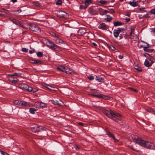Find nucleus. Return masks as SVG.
<instances>
[{"label": "nucleus", "instance_id": "nucleus-59", "mask_svg": "<svg viewBox=\"0 0 155 155\" xmlns=\"http://www.w3.org/2000/svg\"><path fill=\"white\" fill-rule=\"evenodd\" d=\"M109 12V13H110L111 14H112L113 13H114L115 12L114 11L113 9H112V10H111V11L110 12Z\"/></svg>", "mask_w": 155, "mask_h": 155}, {"label": "nucleus", "instance_id": "nucleus-20", "mask_svg": "<svg viewBox=\"0 0 155 155\" xmlns=\"http://www.w3.org/2000/svg\"><path fill=\"white\" fill-rule=\"evenodd\" d=\"M92 2V0H85L84 4L86 7H87L90 4H91Z\"/></svg>", "mask_w": 155, "mask_h": 155}, {"label": "nucleus", "instance_id": "nucleus-35", "mask_svg": "<svg viewBox=\"0 0 155 155\" xmlns=\"http://www.w3.org/2000/svg\"><path fill=\"white\" fill-rule=\"evenodd\" d=\"M42 63V62L40 61L35 60V64H41Z\"/></svg>", "mask_w": 155, "mask_h": 155}, {"label": "nucleus", "instance_id": "nucleus-57", "mask_svg": "<svg viewBox=\"0 0 155 155\" xmlns=\"http://www.w3.org/2000/svg\"><path fill=\"white\" fill-rule=\"evenodd\" d=\"M149 59V60H150V61L151 60H152L153 58H152V56H150V57H148V58H147Z\"/></svg>", "mask_w": 155, "mask_h": 155}, {"label": "nucleus", "instance_id": "nucleus-37", "mask_svg": "<svg viewBox=\"0 0 155 155\" xmlns=\"http://www.w3.org/2000/svg\"><path fill=\"white\" fill-rule=\"evenodd\" d=\"M90 91L91 92L94 93V92H98V91L96 90L95 89H90Z\"/></svg>", "mask_w": 155, "mask_h": 155}, {"label": "nucleus", "instance_id": "nucleus-60", "mask_svg": "<svg viewBox=\"0 0 155 155\" xmlns=\"http://www.w3.org/2000/svg\"><path fill=\"white\" fill-rule=\"evenodd\" d=\"M4 15V14H3L2 13V12L0 11V16H3Z\"/></svg>", "mask_w": 155, "mask_h": 155}, {"label": "nucleus", "instance_id": "nucleus-26", "mask_svg": "<svg viewBox=\"0 0 155 155\" xmlns=\"http://www.w3.org/2000/svg\"><path fill=\"white\" fill-rule=\"evenodd\" d=\"M121 116H121L119 117H117L116 116V117L115 118V119H116V120L115 121L117 122L118 123L120 124L121 123V120L120 119V117Z\"/></svg>", "mask_w": 155, "mask_h": 155}, {"label": "nucleus", "instance_id": "nucleus-15", "mask_svg": "<svg viewBox=\"0 0 155 155\" xmlns=\"http://www.w3.org/2000/svg\"><path fill=\"white\" fill-rule=\"evenodd\" d=\"M98 28L103 30H106L107 29V27L104 23H102L100 25Z\"/></svg>", "mask_w": 155, "mask_h": 155}, {"label": "nucleus", "instance_id": "nucleus-8", "mask_svg": "<svg viewBox=\"0 0 155 155\" xmlns=\"http://www.w3.org/2000/svg\"><path fill=\"white\" fill-rule=\"evenodd\" d=\"M14 103L15 104L24 106H27L30 105L29 103L24 101H19L18 100L14 101Z\"/></svg>", "mask_w": 155, "mask_h": 155}, {"label": "nucleus", "instance_id": "nucleus-39", "mask_svg": "<svg viewBox=\"0 0 155 155\" xmlns=\"http://www.w3.org/2000/svg\"><path fill=\"white\" fill-rule=\"evenodd\" d=\"M101 94H100L98 95H96L94 94H92V95L93 96L97 97L98 98H101Z\"/></svg>", "mask_w": 155, "mask_h": 155}, {"label": "nucleus", "instance_id": "nucleus-9", "mask_svg": "<svg viewBox=\"0 0 155 155\" xmlns=\"http://www.w3.org/2000/svg\"><path fill=\"white\" fill-rule=\"evenodd\" d=\"M47 46L49 48L55 50L56 49L57 46L55 45L50 41H48L46 42Z\"/></svg>", "mask_w": 155, "mask_h": 155}, {"label": "nucleus", "instance_id": "nucleus-64", "mask_svg": "<svg viewBox=\"0 0 155 155\" xmlns=\"http://www.w3.org/2000/svg\"><path fill=\"white\" fill-rule=\"evenodd\" d=\"M118 57L120 59H122L123 58V56L120 55H119Z\"/></svg>", "mask_w": 155, "mask_h": 155}, {"label": "nucleus", "instance_id": "nucleus-54", "mask_svg": "<svg viewBox=\"0 0 155 155\" xmlns=\"http://www.w3.org/2000/svg\"><path fill=\"white\" fill-rule=\"evenodd\" d=\"M55 41L58 44L60 43V40L57 39Z\"/></svg>", "mask_w": 155, "mask_h": 155}, {"label": "nucleus", "instance_id": "nucleus-42", "mask_svg": "<svg viewBox=\"0 0 155 155\" xmlns=\"http://www.w3.org/2000/svg\"><path fill=\"white\" fill-rule=\"evenodd\" d=\"M12 76H20V74L19 73H15L11 75Z\"/></svg>", "mask_w": 155, "mask_h": 155}, {"label": "nucleus", "instance_id": "nucleus-44", "mask_svg": "<svg viewBox=\"0 0 155 155\" xmlns=\"http://www.w3.org/2000/svg\"><path fill=\"white\" fill-rule=\"evenodd\" d=\"M150 12L152 14L155 15V8L152 9L150 11Z\"/></svg>", "mask_w": 155, "mask_h": 155}, {"label": "nucleus", "instance_id": "nucleus-38", "mask_svg": "<svg viewBox=\"0 0 155 155\" xmlns=\"http://www.w3.org/2000/svg\"><path fill=\"white\" fill-rule=\"evenodd\" d=\"M107 2V1H100L99 2V3H100L102 4H104L106 3Z\"/></svg>", "mask_w": 155, "mask_h": 155}, {"label": "nucleus", "instance_id": "nucleus-30", "mask_svg": "<svg viewBox=\"0 0 155 155\" xmlns=\"http://www.w3.org/2000/svg\"><path fill=\"white\" fill-rule=\"evenodd\" d=\"M78 34L82 35L85 34V32L83 31V30L80 29L78 31Z\"/></svg>", "mask_w": 155, "mask_h": 155}, {"label": "nucleus", "instance_id": "nucleus-10", "mask_svg": "<svg viewBox=\"0 0 155 155\" xmlns=\"http://www.w3.org/2000/svg\"><path fill=\"white\" fill-rule=\"evenodd\" d=\"M89 13L91 15H96L98 14L97 11L95 8L94 7H90L88 9Z\"/></svg>", "mask_w": 155, "mask_h": 155}, {"label": "nucleus", "instance_id": "nucleus-40", "mask_svg": "<svg viewBox=\"0 0 155 155\" xmlns=\"http://www.w3.org/2000/svg\"><path fill=\"white\" fill-rule=\"evenodd\" d=\"M22 51L25 52H27L28 51V49L25 48H23L21 49Z\"/></svg>", "mask_w": 155, "mask_h": 155}, {"label": "nucleus", "instance_id": "nucleus-53", "mask_svg": "<svg viewBox=\"0 0 155 155\" xmlns=\"http://www.w3.org/2000/svg\"><path fill=\"white\" fill-rule=\"evenodd\" d=\"M1 155H9L6 152H2Z\"/></svg>", "mask_w": 155, "mask_h": 155}, {"label": "nucleus", "instance_id": "nucleus-16", "mask_svg": "<svg viewBox=\"0 0 155 155\" xmlns=\"http://www.w3.org/2000/svg\"><path fill=\"white\" fill-rule=\"evenodd\" d=\"M107 134L109 137H112L115 142H117L118 141V140L115 138L114 136L112 134L109 132H107Z\"/></svg>", "mask_w": 155, "mask_h": 155}, {"label": "nucleus", "instance_id": "nucleus-36", "mask_svg": "<svg viewBox=\"0 0 155 155\" xmlns=\"http://www.w3.org/2000/svg\"><path fill=\"white\" fill-rule=\"evenodd\" d=\"M149 47V46L147 47H143V50L144 51L149 52V49H147V48Z\"/></svg>", "mask_w": 155, "mask_h": 155}, {"label": "nucleus", "instance_id": "nucleus-21", "mask_svg": "<svg viewBox=\"0 0 155 155\" xmlns=\"http://www.w3.org/2000/svg\"><path fill=\"white\" fill-rule=\"evenodd\" d=\"M11 20L16 25H20L19 21L14 19H11Z\"/></svg>", "mask_w": 155, "mask_h": 155}, {"label": "nucleus", "instance_id": "nucleus-3", "mask_svg": "<svg viewBox=\"0 0 155 155\" xmlns=\"http://www.w3.org/2000/svg\"><path fill=\"white\" fill-rule=\"evenodd\" d=\"M139 13L140 14L139 15L140 19L147 18L149 17L147 11L144 10L143 8H140L138 9Z\"/></svg>", "mask_w": 155, "mask_h": 155}, {"label": "nucleus", "instance_id": "nucleus-56", "mask_svg": "<svg viewBox=\"0 0 155 155\" xmlns=\"http://www.w3.org/2000/svg\"><path fill=\"white\" fill-rule=\"evenodd\" d=\"M125 20L127 22L129 21L130 20V19L126 17L125 18Z\"/></svg>", "mask_w": 155, "mask_h": 155}, {"label": "nucleus", "instance_id": "nucleus-45", "mask_svg": "<svg viewBox=\"0 0 155 155\" xmlns=\"http://www.w3.org/2000/svg\"><path fill=\"white\" fill-rule=\"evenodd\" d=\"M144 55L147 58H148V57H150V55L146 53H145L144 54Z\"/></svg>", "mask_w": 155, "mask_h": 155}, {"label": "nucleus", "instance_id": "nucleus-22", "mask_svg": "<svg viewBox=\"0 0 155 155\" xmlns=\"http://www.w3.org/2000/svg\"><path fill=\"white\" fill-rule=\"evenodd\" d=\"M107 17L105 18V20L107 21H110L112 19V17L110 16V15H107Z\"/></svg>", "mask_w": 155, "mask_h": 155}, {"label": "nucleus", "instance_id": "nucleus-1", "mask_svg": "<svg viewBox=\"0 0 155 155\" xmlns=\"http://www.w3.org/2000/svg\"><path fill=\"white\" fill-rule=\"evenodd\" d=\"M133 139L135 143L142 147L150 149H154L155 148L154 144L151 142L145 141L137 137L133 138Z\"/></svg>", "mask_w": 155, "mask_h": 155}, {"label": "nucleus", "instance_id": "nucleus-43", "mask_svg": "<svg viewBox=\"0 0 155 155\" xmlns=\"http://www.w3.org/2000/svg\"><path fill=\"white\" fill-rule=\"evenodd\" d=\"M88 79L90 80H92L94 79V78L93 76H89L88 77Z\"/></svg>", "mask_w": 155, "mask_h": 155}, {"label": "nucleus", "instance_id": "nucleus-7", "mask_svg": "<svg viewBox=\"0 0 155 155\" xmlns=\"http://www.w3.org/2000/svg\"><path fill=\"white\" fill-rule=\"evenodd\" d=\"M45 128L41 126H35L33 127H31L30 130L34 132H38L40 131V130H44Z\"/></svg>", "mask_w": 155, "mask_h": 155}, {"label": "nucleus", "instance_id": "nucleus-14", "mask_svg": "<svg viewBox=\"0 0 155 155\" xmlns=\"http://www.w3.org/2000/svg\"><path fill=\"white\" fill-rule=\"evenodd\" d=\"M99 12L101 15H103L109 12L106 10H104L102 8H99Z\"/></svg>", "mask_w": 155, "mask_h": 155}, {"label": "nucleus", "instance_id": "nucleus-61", "mask_svg": "<svg viewBox=\"0 0 155 155\" xmlns=\"http://www.w3.org/2000/svg\"><path fill=\"white\" fill-rule=\"evenodd\" d=\"M21 9H19L18 10H17L16 11L18 13H20L21 12Z\"/></svg>", "mask_w": 155, "mask_h": 155}, {"label": "nucleus", "instance_id": "nucleus-50", "mask_svg": "<svg viewBox=\"0 0 155 155\" xmlns=\"http://www.w3.org/2000/svg\"><path fill=\"white\" fill-rule=\"evenodd\" d=\"M35 60L34 59H31L30 60V62L32 64H35Z\"/></svg>", "mask_w": 155, "mask_h": 155}, {"label": "nucleus", "instance_id": "nucleus-55", "mask_svg": "<svg viewBox=\"0 0 155 155\" xmlns=\"http://www.w3.org/2000/svg\"><path fill=\"white\" fill-rule=\"evenodd\" d=\"M123 34H120L119 36L120 39H122L123 38Z\"/></svg>", "mask_w": 155, "mask_h": 155}, {"label": "nucleus", "instance_id": "nucleus-24", "mask_svg": "<svg viewBox=\"0 0 155 155\" xmlns=\"http://www.w3.org/2000/svg\"><path fill=\"white\" fill-rule=\"evenodd\" d=\"M96 80L99 82H103L104 81V79L102 78H98L97 76H96Z\"/></svg>", "mask_w": 155, "mask_h": 155}, {"label": "nucleus", "instance_id": "nucleus-47", "mask_svg": "<svg viewBox=\"0 0 155 155\" xmlns=\"http://www.w3.org/2000/svg\"><path fill=\"white\" fill-rule=\"evenodd\" d=\"M34 4L35 6H40V4L37 2H35L34 3Z\"/></svg>", "mask_w": 155, "mask_h": 155}, {"label": "nucleus", "instance_id": "nucleus-46", "mask_svg": "<svg viewBox=\"0 0 155 155\" xmlns=\"http://www.w3.org/2000/svg\"><path fill=\"white\" fill-rule=\"evenodd\" d=\"M19 23H20V25H20L21 27L25 28V26L24 25V24L20 21H19Z\"/></svg>", "mask_w": 155, "mask_h": 155}, {"label": "nucleus", "instance_id": "nucleus-23", "mask_svg": "<svg viewBox=\"0 0 155 155\" xmlns=\"http://www.w3.org/2000/svg\"><path fill=\"white\" fill-rule=\"evenodd\" d=\"M122 23L119 21H116L114 22V26H120L122 25Z\"/></svg>", "mask_w": 155, "mask_h": 155}, {"label": "nucleus", "instance_id": "nucleus-18", "mask_svg": "<svg viewBox=\"0 0 155 155\" xmlns=\"http://www.w3.org/2000/svg\"><path fill=\"white\" fill-rule=\"evenodd\" d=\"M42 85L44 87H46L48 89L51 90H54L53 89H51V88H53V87H52L51 85L49 84H46L45 83H44Z\"/></svg>", "mask_w": 155, "mask_h": 155}, {"label": "nucleus", "instance_id": "nucleus-31", "mask_svg": "<svg viewBox=\"0 0 155 155\" xmlns=\"http://www.w3.org/2000/svg\"><path fill=\"white\" fill-rule=\"evenodd\" d=\"M37 55L38 57L41 58L43 54L41 52H38L37 53Z\"/></svg>", "mask_w": 155, "mask_h": 155}, {"label": "nucleus", "instance_id": "nucleus-33", "mask_svg": "<svg viewBox=\"0 0 155 155\" xmlns=\"http://www.w3.org/2000/svg\"><path fill=\"white\" fill-rule=\"evenodd\" d=\"M62 3V0H58L57 2H56V5H60Z\"/></svg>", "mask_w": 155, "mask_h": 155}, {"label": "nucleus", "instance_id": "nucleus-13", "mask_svg": "<svg viewBox=\"0 0 155 155\" xmlns=\"http://www.w3.org/2000/svg\"><path fill=\"white\" fill-rule=\"evenodd\" d=\"M65 70L64 72L67 74H74L75 73V74H76V73H75L73 70L66 67H65Z\"/></svg>", "mask_w": 155, "mask_h": 155}, {"label": "nucleus", "instance_id": "nucleus-28", "mask_svg": "<svg viewBox=\"0 0 155 155\" xmlns=\"http://www.w3.org/2000/svg\"><path fill=\"white\" fill-rule=\"evenodd\" d=\"M134 68L135 69L137 70L138 71H140L142 70L137 65H135L134 66Z\"/></svg>", "mask_w": 155, "mask_h": 155}, {"label": "nucleus", "instance_id": "nucleus-17", "mask_svg": "<svg viewBox=\"0 0 155 155\" xmlns=\"http://www.w3.org/2000/svg\"><path fill=\"white\" fill-rule=\"evenodd\" d=\"M138 1L135 2L133 1L132 2H129V4L131 6L135 7L137 6Z\"/></svg>", "mask_w": 155, "mask_h": 155}, {"label": "nucleus", "instance_id": "nucleus-29", "mask_svg": "<svg viewBox=\"0 0 155 155\" xmlns=\"http://www.w3.org/2000/svg\"><path fill=\"white\" fill-rule=\"evenodd\" d=\"M46 104L42 102L40 103L39 104L40 107L42 108L45 107L46 106Z\"/></svg>", "mask_w": 155, "mask_h": 155}, {"label": "nucleus", "instance_id": "nucleus-34", "mask_svg": "<svg viewBox=\"0 0 155 155\" xmlns=\"http://www.w3.org/2000/svg\"><path fill=\"white\" fill-rule=\"evenodd\" d=\"M101 98H102L104 99H108L109 98L107 96H106L104 95H103L102 94H101Z\"/></svg>", "mask_w": 155, "mask_h": 155}, {"label": "nucleus", "instance_id": "nucleus-41", "mask_svg": "<svg viewBox=\"0 0 155 155\" xmlns=\"http://www.w3.org/2000/svg\"><path fill=\"white\" fill-rule=\"evenodd\" d=\"M109 48L113 51H115L116 49L112 45L110 46L109 47Z\"/></svg>", "mask_w": 155, "mask_h": 155}, {"label": "nucleus", "instance_id": "nucleus-63", "mask_svg": "<svg viewBox=\"0 0 155 155\" xmlns=\"http://www.w3.org/2000/svg\"><path fill=\"white\" fill-rule=\"evenodd\" d=\"M79 125H80L81 126H84V124L83 123H81V122H79Z\"/></svg>", "mask_w": 155, "mask_h": 155}, {"label": "nucleus", "instance_id": "nucleus-19", "mask_svg": "<svg viewBox=\"0 0 155 155\" xmlns=\"http://www.w3.org/2000/svg\"><path fill=\"white\" fill-rule=\"evenodd\" d=\"M63 67V66H58L57 67V69L60 71L64 72L65 71V67Z\"/></svg>", "mask_w": 155, "mask_h": 155}, {"label": "nucleus", "instance_id": "nucleus-25", "mask_svg": "<svg viewBox=\"0 0 155 155\" xmlns=\"http://www.w3.org/2000/svg\"><path fill=\"white\" fill-rule=\"evenodd\" d=\"M144 65L147 67H149L151 66V64H150V63L147 60H146L144 63Z\"/></svg>", "mask_w": 155, "mask_h": 155}, {"label": "nucleus", "instance_id": "nucleus-51", "mask_svg": "<svg viewBox=\"0 0 155 155\" xmlns=\"http://www.w3.org/2000/svg\"><path fill=\"white\" fill-rule=\"evenodd\" d=\"M134 27L132 28H131L130 32L131 33H133L134 32Z\"/></svg>", "mask_w": 155, "mask_h": 155}, {"label": "nucleus", "instance_id": "nucleus-27", "mask_svg": "<svg viewBox=\"0 0 155 155\" xmlns=\"http://www.w3.org/2000/svg\"><path fill=\"white\" fill-rule=\"evenodd\" d=\"M37 110V109H35L34 108H30L29 109V112L31 114H34L35 113V111Z\"/></svg>", "mask_w": 155, "mask_h": 155}, {"label": "nucleus", "instance_id": "nucleus-6", "mask_svg": "<svg viewBox=\"0 0 155 155\" xmlns=\"http://www.w3.org/2000/svg\"><path fill=\"white\" fill-rule=\"evenodd\" d=\"M18 87L24 91H29L32 90V88L31 87H29L27 84L24 83L19 84Z\"/></svg>", "mask_w": 155, "mask_h": 155}, {"label": "nucleus", "instance_id": "nucleus-48", "mask_svg": "<svg viewBox=\"0 0 155 155\" xmlns=\"http://www.w3.org/2000/svg\"><path fill=\"white\" fill-rule=\"evenodd\" d=\"M37 91V90L36 89H33L32 88V90H31V91H29L31 92H34V93L35 92Z\"/></svg>", "mask_w": 155, "mask_h": 155}, {"label": "nucleus", "instance_id": "nucleus-52", "mask_svg": "<svg viewBox=\"0 0 155 155\" xmlns=\"http://www.w3.org/2000/svg\"><path fill=\"white\" fill-rule=\"evenodd\" d=\"M34 51H35V50H34L33 49H32L31 50H30L29 51V53L30 54H32V53H33L34 52Z\"/></svg>", "mask_w": 155, "mask_h": 155}, {"label": "nucleus", "instance_id": "nucleus-5", "mask_svg": "<svg viewBox=\"0 0 155 155\" xmlns=\"http://www.w3.org/2000/svg\"><path fill=\"white\" fill-rule=\"evenodd\" d=\"M29 28L33 31L37 32H39L41 31V29L37 25L33 23H31L29 25Z\"/></svg>", "mask_w": 155, "mask_h": 155}, {"label": "nucleus", "instance_id": "nucleus-49", "mask_svg": "<svg viewBox=\"0 0 155 155\" xmlns=\"http://www.w3.org/2000/svg\"><path fill=\"white\" fill-rule=\"evenodd\" d=\"M11 82L13 83H16L18 82V80H12Z\"/></svg>", "mask_w": 155, "mask_h": 155}, {"label": "nucleus", "instance_id": "nucleus-32", "mask_svg": "<svg viewBox=\"0 0 155 155\" xmlns=\"http://www.w3.org/2000/svg\"><path fill=\"white\" fill-rule=\"evenodd\" d=\"M147 110L149 112L153 113V114L155 115V111H154L153 109L149 108Z\"/></svg>", "mask_w": 155, "mask_h": 155}, {"label": "nucleus", "instance_id": "nucleus-2", "mask_svg": "<svg viewBox=\"0 0 155 155\" xmlns=\"http://www.w3.org/2000/svg\"><path fill=\"white\" fill-rule=\"evenodd\" d=\"M103 112L107 117L113 119L114 121L116 120L115 118L116 116L119 117L121 116V115L119 114L114 112L111 110H110V111H109L106 110H103Z\"/></svg>", "mask_w": 155, "mask_h": 155}, {"label": "nucleus", "instance_id": "nucleus-11", "mask_svg": "<svg viewBox=\"0 0 155 155\" xmlns=\"http://www.w3.org/2000/svg\"><path fill=\"white\" fill-rule=\"evenodd\" d=\"M122 30V29L120 28H118L117 29H114L113 32L114 35V37L117 38L118 37L120 32Z\"/></svg>", "mask_w": 155, "mask_h": 155}, {"label": "nucleus", "instance_id": "nucleus-58", "mask_svg": "<svg viewBox=\"0 0 155 155\" xmlns=\"http://www.w3.org/2000/svg\"><path fill=\"white\" fill-rule=\"evenodd\" d=\"M74 148L75 149L78 150L79 148V147L77 145H76L75 146Z\"/></svg>", "mask_w": 155, "mask_h": 155}, {"label": "nucleus", "instance_id": "nucleus-12", "mask_svg": "<svg viewBox=\"0 0 155 155\" xmlns=\"http://www.w3.org/2000/svg\"><path fill=\"white\" fill-rule=\"evenodd\" d=\"M51 103H52L53 104L55 105H62L63 104V102L61 101L60 100H59V101L57 100H51Z\"/></svg>", "mask_w": 155, "mask_h": 155}, {"label": "nucleus", "instance_id": "nucleus-62", "mask_svg": "<svg viewBox=\"0 0 155 155\" xmlns=\"http://www.w3.org/2000/svg\"><path fill=\"white\" fill-rule=\"evenodd\" d=\"M132 34H133L132 33H131V32H130V38L134 39V38H132Z\"/></svg>", "mask_w": 155, "mask_h": 155}, {"label": "nucleus", "instance_id": "nucleus-4", "mask_svg": "<svg viewBox=\"0 0 155 155\" xmlns=\"http://www.w3.org/2000/svg\"><path fill=\"white\" fill-rule=\"evenodd\" d=\"M55 14L58 17L60 18H67L69 17L68 14L64 11H57Z\"/></svg>", "mask_w": 155, "mask_h": 155}]
</instances>
